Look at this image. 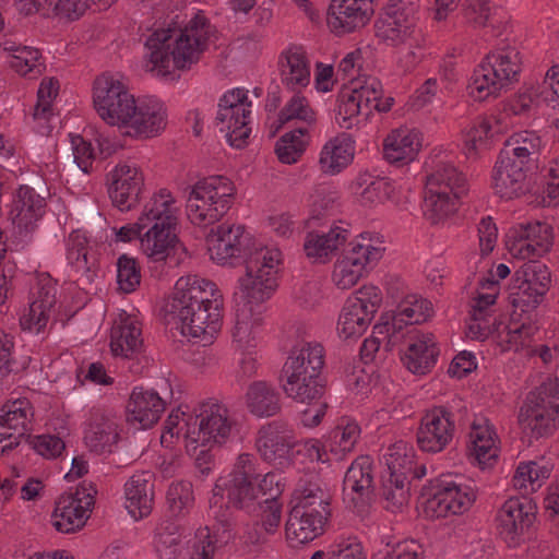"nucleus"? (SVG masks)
<instances>
[{"label":"nucleus","mask_w":559,"mask_h":559,"mask_svg":"<svg viewBox=\"0 0 559 559\" xmlns=\"http://www.w3.org/2000/svg\"><path fill=\"white\" fill-rule=\"evenodd\" d=\"M211 259L219 265L243 263L246 275L239 278L242 297L248 304L270 298L277 283L275 274L280 251L255 248L243 225L223 223L210 229L205 237Z\"/></svg>","instance_id":"1"},{"label":"nucleus","mask_w":559,"mask_h":559,"mask_svg":"<svg viewBox=\"0 0 559 559\" xmlns=\"http://www.w3.org/2000/svg\"><path fill=\"white\" fill-rule=\"evenodd\" d=\"M223 296L216 285L198 276L181 277L163 306L167 324H175L181 334L210 342L218 332Z\"/></svg>","instance_id":"2"},{"label":"nucleus","mask_w":559,"mask_h":559,"mask_svg":"<svg viewBox=\"0 0 559 559\" xmlns=\"http://www.w3.org/2000/svg\"><path fill=\"white\" fill-rule=\"evenodd\" d=\"M211 25L204 16L195 15L190 23L178 32L159 29L146 40L150 50L148 71L166 76L173 69L187 70L197 63L205 49Z\"/></svg>","instance_id":"3"},{"label":"nucleus","mask_w":559,"mask_h":559,"mask_svg":"<svg viewBox=\"0 0 559 559\" xmlns=\"http://www.w3.org/2000/svg\"><path fill=\"white\" fill-rule=\"evenodd\" d=\"M174 203L170 192L162 189L145 204L140 216L148 226L141 238V249L153 262L176 264L178 250H185L176 233L178 218Z\"/></svg>","instance_id":"4"},{"label":"nucleus","mask_w":559,"mask_h":559,"mask_svg":"<svg viewBox=\"0 0 559 559\" xmlns=\"http://www.w3.org/2000/svg\"><path fill=\"white\" fill-rule=\"evenodd\" d=\"M234 182L225 176H210L195 182L187 200V214L195 225H213L231 207Z\"/></svg>","instance_id":"5"},{"label":"nucleus","mask_w":559,"mask_h":559,"mask_svg":"<svg viewBox=\"0 0 559 559\" xmlns=\"http://www.w3.org/2000/svg\"><path fill=\"white\" fill-rule=\"evenodd\" d=\"M286 522L287 539L295 545L309 543L324 532V525L331 515L329 497L319 487H307L295 498Z\"/></svg>","instance_id":"6"},{"label":"nucleus","mask_w":559,"mask_h":559,"mask_svg":"<svg viewBox=\"0 0 559 559\" xmlns=\"http://www.w3.org/2000/svg\"><path fill=\"white\" fill-rule=\"evenodd\" d=\"M94 106L109 126L124 127L136 109L134 96L120 81L102 75L94 83Z\"/></svg>","instance_id":"7"},{"label":"nucleus","mask_w":559,"mask_h":559,"mask_svg":"<svg viewBox=\"0 0 559 559\" xmlns=\"http://www.w3.org/2000/svg\"><path fill=\"white\" fill-rule=\"evenodd\" d=\"M218 107L216 124L222 132H226L231 146L242 148L251 131L248 128L251 102L248 100L247 92L236 88L225 93L219 99Z\"/></svg>","instance_id":"8"},{"label":"nucleus","mask_w":559,"mask_h":559,"mask_svg":"<svg viewBox=\"0 0 559 559\" xmlns=\"http://www.w3.org/2000/svg\"><path fill=\"white\" fill-rule=\"evenodd\" d=\"M423 496L427 497L424 513L429 519L461 514L469 509L475 499L474 493L462 491L459 485L445 476L430 480L423 488Z\"/></svg>","instance_id":"9"},{"label":"nucleus","mask_w":559,"mask_h":559,"mask_svg":"<svg viewBox=\"0 0 559 559\" xmlns=\"http://www.w3.org/2000/svg\"><path fill=\"white\" fill-rule=\"evenodd\" d=\"M198 421L197 437L193 439L201 445L222 447L225 444L236 427V420L230 416L228 408L214 399L201 402L194 408Z\"/></svg>","instance_id":"10"},{"label":"nucleus","mask_w":559,"mask_h":559,"mask_svg":"<svg viewBox=\"0 0 559 559\" xmlns=\"http://www.w3.org/2000/svg\"><path fill=\"white\" fill-rule=\"evenodd\" d=\"M381 301L374 286H362L347 298L338 319V330L345 338L359 336L367 330Z\"/></svg>","instance_id":"11"},{"label":"nucleus","mask_w":559,"mask_h":559,"mask_svg":"<svg viewBox=\"0 0 559 559\" xmlns=\"http://www.w3.org/2000/svg\"><path fill=\"white\" fill-rule=\"evenodd\" d=\"M156 386L157 390L135 388L132 391L127 404L128 421L150 428L159 420L168 400L173 397V390L167 379H162Z\"/></svg>","instance_id":"12"},{"label":"nucleus","mask_w":559,"mask_h":559,"mask_svg":"<svg viewBox=\"0 0 559 559\" xmlns=\"http://www.w3.org/2000/svg\"><path fill=\"white\" fill-rule=\"evenodd\" d=\"M49 195V189L40 181L19 188L9 216L20 235L34 230L36 223L45 213L46 200Z\"/></svg>","instance_id":"13"},{"label":"nucleus","mask_w":559,"mask_h":559,"mask_svg":"<svg viewBox=\"0 0 559 559\" xmlns=\"http://www.w3.org/2000/svg\"><path fill=\"white\" fill-rule=\"evenodd\" d=\"M296 443L293 429L282 419L261 426L255 439L260 456L267 463L278 465L290 461Z\"/></svg>","instance_id":"14"},{"label":"nucleus","mask_w":559,"mask_h":559,"mask_svg":"<svg viewBox=\"0 0 559 559\" xmlns=\"http://www.w3.org/2000/svg\"><path fill=\"white\" fill-rule=\"evenodd\" d=\"M108 195L120 211H129L140 201L144 185L142 173L127 164H118L106 176Z\"/></svg>","instance_id":"15"},{"label":"nucleus","mask_w":559,"mask_h":559,"mask_svg":"<svg viewBox=\"0 0 559 559\" xmlns=\"http://www.w3.org/2000/svg\"><path fill=\"white\" fill-rule=\"evenodd\" d=\"M510 233L513 239L510 251L521 259L542 257L552 246V228L539 221L519 224Z\"/></svg>","instance_id":"16"},{"label":"nucleus","mask_w":559,"mask_h":559,"mask_svg":"<svg viewBox=\"0 0 559 559\" xmlns=\"http://www.w3.org/2000/svg\"><path fill=\"white\" fill-rule=\"evenodd\" d=\"M454 423L451 413L443 406H437L421 418L417 431V443L425 452L442 451L452 440Z\"/></svg>","instance_id":"17"},{"label":"nucleus","mask_w":559,"mask_h":559,"mask_svg":"<svg viewBox=\"0 0 559 559\" xmlns=\"http://www.w3.org/2000/svg\"><path fill=\"white\" fill-rule=\"evenodd\" d=\"M374 32L380 40L391 46L407 41L413 27L403 0H390L374 22Z\"/></svg>","instance_id":"18"},{"label":"nucleus","mask_w":559,"mask_h":559,"mask_svg":"<svg viewBox=\"0 0 559 559\" xmlns=\"http://www.w3.org/2000/svg\"><path fill=\"white\" fill-rule=\"evenodd\" d=\"M374 0H331L328 8V24L342 33L364 27L374 13Z\"/></svg>","instance_id":"19"},{"label":"nucleus","mask_w":559,"mask_h":559,"mask_svg":"<svg viewBox=\"0 0 559 559\" xmlns=\"http://www.w3.org/2000/svg\"><path fill=\"white\" fill-rule=\"evenodd\" d=\"M350 249L336 261L332 274L335 285L341 289H349L356 285L366 265L380 257V250L372 246L360 243H350Z\"/></svg>","instance_id":"20"},{"label":"nucleus","mask_w":559,"mask_h":559,"mask_svg":"<svg viewBox=\"0 0 559 559\" xmlns=\"http://www.w3.org/2000/svg\"><path fill=\"white\" fill-rule=\"evenodd\" d=\"M535 514L526 499L510 498L500 508L497 522L500 535L509 544L514 546L519 537L534 522Z\"/></svg>","instance_id":"21"},{"label":"nucleus","mask_w":559,"mask_h":559,"mask_svg":"<svg viewBox=\"0 0 559 559\" xmlns=\"http://www.w3.org/2000/svg\"><path fill=\"white\" fill-rule=\"evenodd\" d=\"M0 415V442L11 440L4 444L0 453L4 454L20 444V439L26 436L29 417L33 416L31 403L26 399H19L8 403Z\"/></svg>","instance_id":"22"},{"label":"nucleus","mask_w":559,"mask_h":559,"mask_svg":"<svg viewBox=\"0 0 559 559\" xmlns=\"http://www.w3.org/2000/svg\"><path fill=\"white\" fill-rule=\"evenodd\" d=\"M545 406L526 397L518 416L522 432L528 437L530 442L540 438H548L557 430L559 416L551 414Z\"/></svg>","instance_id":"23"},{"label":"nucleus","mask_w":559,"mask_h":559,"mask_svg":"<svg viewBox=\"0 0 559 559\" xmlns=\"http://www.w3.org/2000/svg\"><path fill=\"white\" fill-rule=\"evenodd\" d=\"M368 457H358L348 467L343 480L344 499H348L355 508L370 502L373 495V477Z\"/></svg>","instance_id":"24"},{"label":"nucleus","mask_w":559,"mask_h":559,"mask_svg":"<svg viewBox=\"0 0 559 559\" xmlns=\"http://www.w3.org/2000/svg\"><path fill=\"white\" fill-rule=\"evenodd\" d=\"M325 386L326 383L283 385L284 392L289 399L294 400L296 403L308 406L301 411V421L304 426L316 427L325 415L328 404L321 401L325 392Z\"/></svg>","instance_id":"25"},{"label":"nucleus","mask_w":559,"mask_h":559,"mask_svg":"<svg viewBox=\"0 0 559 559\" xmlns=\"http://www.w3.org/2000/svg\"><path fill=\"white\" fill-rule=\"evenodd\" d=\"M154 475L150 472H140L126 483L127 509L135 519L148 515L154 503Z\"/></svg>","instance_id":"26"},{"label":"nucleus","mask_w":559,"mask_h":559,"mask_svg":"<svg viewBox=\"0 0 559 559\" xmlns=\"http://www.w3.org/2000/svg\"><path fill=\"white\" fill-rule=\"evenodd\" d=\"M166 110L163 105L156 100L142 102L136 105L134 115L124 128H129V134L141 138H151L157 135L166 127Z\"/></svg>","instance_id":"27"},{"label":"nucleus","mask_w":559,"mask_h":559,"mask_svg":"<svg viewBox=\"0 0 559 559\" xmlns=\"http://www.w3.org/2000/svg\"><path fill=\"white\" fill-rule=\"evenodd\" d=\"M496 432L489 425L488 419L474 420L469 433L471 445L468 456L479 467L491 466L498 459V447L496 445Z\"/></svg>","instance_id":"28"},{"label":"nucleus","mask_w":559,"mask_h":559,"mask_svg":"<svg viewBox=\"0 0 559 559\" xmlns=\"http://www.w3.org/2000/svg\"><path fill=\"white\" fill-rule=\"evenodd\" d=\"M523 164L501 155L493 175L495 189L501 198L513 199L524 193L526 174Z\"/></svg>","instance_id":"29"},{"label":"nucleus","mask_w":559,"mask_h":559,"mask_svg":"<svg viewBox=\"0 0 559 559\" xmlns=\"http://www.w3.org/2000/svg\"><path fill=\"white\" fill-rule=\"evenodd\" d=\"M355 147L350 136L342 133L329 140L319 158V165L322 173L336 175L347 167L354 158Z\"/></svg>","instance_id":"30"},{"label":"nucleus","mask_w":559,"mask_h":559,"mask_svg":"<svg viewBox=\"0 0 559 559\" xmlns=\"http://www.w3.org/2000/svg\"><path fill=\"white\" fill-rule=\"evenodd\" d=\"M248 411L255 417L266 418L276 416L281 409V394L264 381L251 383L246 393Z\"/></svg>","instance_id":"31"},{"label":"nucleus","mask_w":559,"mask_h":559,"mask_svg":"<svg viewBox=\"0 0 559 559\" xmlns=\"http://www.w3.org/2000/svg\"><path fill=\"white\" fill-rule=\"evenodd\" d=\"M421 143L415 131L395 130L386 136L383 143L385 159L391 164H407L415 159Z\"/></svg>","instance_id":"32"},{"label":"nucleus","mask_w":559,"mask_h":559,"mask_svg":"<svg viewBox=\"0 0 559 559\" xmlns=\"http://www.w3.org/2000/svg\"><path fill=\"white\" fill-rule=\"evenodd\" d=\"M439 348L431 333L423 334L416 342L408 345L405 356L402 358L404 365L413 373L425 374L437 362Z\"/></svg>","instance_id":"33"},{"label":"nucleus","mask_w":559,"mask_h":559,"mask_svg":"<svg viewBox=\"0 0 559 559\" xmlns=\"http://www.w3.org/2000/svg\"><path fill=\"white\" fill-rule=\"evenodd\" d=\"M282 82L292 91L305 87L310 82V68L306 52L300 47L289 48L281 61Z\"/></svg>","instance_id":"34"},{"label":"nucleus","mask_w":559,"mask_h":559,"mask_svg":"<svg viewBox=\"0 0 559 559\" xmlns=\"http://www.w3.org/2000/svg\"><path fill=\"white\" fill-rule=\"evenodd\" d=\"M426 190L465 195L468 188L465 176L454 165L441 162L427 176Z\"/></svg>","instance_id":"35"},{"label":"nucleus","mask_w":559,"mask_h":559,"mask_svg":"<svg viewBox=\"0 0 559 559\" xmlns=\"http://www.w3.org/2000/svg\"><path fill=\"white\" fill-rule=\"evenodd\" d=\"M324 366V354L322 345L316 343H305L300 347L292 349L287 361L284 365V373L299 372L311 373L321 372Z\"/></svg>","instance_id":"36"},{"label":"nucleus","mask_w":559,"mask_h":559,"mask_svg":"<svg viewBox=\"0 0 559 559\" xmlns=\"http://www.w3.org/2000/svg\"><path fill=\"white\" fill-rule=\"evenodd\" d=\"M88 514L81 504H74L72 497H59L51 514V525L62 534H71L81 530Z\"/></svg>","instance_id":"37"},{"label":"nucleus","mask_w":559,"mask_h":559,"mask_svg":"<svg viewBox=\"0 0 559 559\" xmlns=\"http://www.w3.org/2000/svg\"><path fill=\"white\" fill-rule=\"evenodd\" d=\"M467 90L469 96L479 102L490 96L497 97L503 90L501 81H499L497 75V70H495L490 61L487 60V56L474 70Z\"/></svg>","instance_id":"38"},{"label":"nucleus","mask_w":559,"mask_h":559,"mask_svg":"<svg viewBox=\"0 0 559 559\" xmlns=\"http://www.w3.org/2000/svg\"><path fill=\"white\" fill-rule=\"evenodd\" d=\"M154 546L160 559H181L186 549L181 527L173 521H163L156 527Z\"/></svg>","instance_id":"39"},{"label":"nucleus","mask_w":559,"mask_h":559,"mask_svg":"<svg viewBox=\"0 0 559 559\" xmlns=\"http://www.w3.org/2000/svg\"><path fill=\"white\" fill-rule=\"evenodd\" d=\"M142 343L141 329L130 319L111 329L110 349L115 356L130 358L140 350Z\"/></svg>","instance_id":"40"},{"label":"nucleus","mask_w":559,"mask_h":559,"mask_svg":"<svg viewBox=\"0 0 559 559\" xmlns=\"http://www.w3.org/2000/svg\"><path fill=\"white\" fill-rule=\"evenodd\" d=\"M348 230L342 227L331 228L329 233L310 231L307 234L304 250L308 258L322 259L343 246Z\"/></svg>","instance_id":"41"},{"label":"nucleus","mask_w":559,"mask_h":559,"mask_svg":"<svg viewBox=\"0 0 559 559\" xmlns=\"http://www.w3.org/2000/svg\"><path fill=\"white\" fill-rule=\"evenodd\" d=\"M84 440L91 451L98 454L110 453L119 440L118 426L110 419L100 418V420L90 424Z\"/></svg>","instance_id":"42"},{"label":"nucleus","mask_w":559,"mask_h":559,"mask_svg":"<svg viewBox=\"0 0 559 559\" xmlns=\"http://www.w3.org/2000/svg\"><path fill=\"white\" fill-rule=\"evenodd\" d=\"M487 60L497 70L503 90L519 81L521 72V57L515 48H506L487 55Z\"/></svg>","instance_id":"43"},{"label":"nucleus","mask_w":559,"mask_h":559,"mask_svg":"<svg viewBox=\"0 0 559 559\" xmlns=\"http://www.w3.org/2000/svg\"><path fill=\"white\" fill-rule=\"evenodd\" d=\"M463 195L427 191L425 194V215L431 224H438L454 214Z\"/></svg>","instance_id":"44"},{"label":"nucleus","mask_w":559,"mask_h":559,"mask_svg":"<svg viewBox=\"0 0 559 559\" xmlns=\"http://www.w3.org/2000/svg\"><path fill=\"white\" fill-rule=\"evenodd\" d=\"M380 496L385 501V509L400 511L409 500V481L406 477L382 476Z\"/></svg>","instance_id":"45"},{"label":"nucleus","mask_w":559,"mask_h":559,"mask_svg":"<svg viewBox=\"0 0 559 559\" xmlns=\"http://www.w3.org/2000/svg\"><path fill=\"white\" fill-rule=\"evenodd\" d=\"M308 133L307 128H296L283 134L276 142L275 153L283 164H295L304 154L307 141L304 136Z\"/></svg>","instance_id":"46"},{"label":"nucleus","mask_w":559,"mask_h":559,"mask_svg":"<svg viewBox=\"0 0 559 559\" xmlns=\"http://www.w3.org/2000/svg\"><path fill=\"white\" fill-rule=\"evenodd\" d=\"M513 278L516 282L530 285L535 292L545 295L550 287V272L547 266L539 261L528 260L523 263L514 273Z\"/></svg>","instance_id":"47"},{"label":"nucleus","mask_w":559,"mask_h":559,"mask_svg":"<svg viewBox=\"0 0 559 559\" xmlns=\"http://www.w3.org/2000/svg\"><path fill=\"white\" fill-rule=\"evenodd\" d=\"M168 510L174 516H186L194 506L192 484L190 481L173 483L166 493Z\"/></svg>","instance_id":"48"},{"label":"nucleus","mask_w":559,"mask_h":559,"mask_svg":"<svg viewBox=\"0 0 559 559\" xmlns=\"http://www.w3.org/2000/svg\"><path fill=\"white\" fill-rule=\"evenodd\" d=\"M506 151L501 155L509 156L511 152L521 164L528 160L531 155L538 153L540 139L532 131H522L510 136L506 143Z\"/></svg>","instance_id":"49"},{"label":"nucleus","mask_w":559,"mask_h":559,"mask_svg":"<svg viewBox=\"0 0 559 559\" xmlns=\"http://www.w3.org/2000/svg\"><path fill=\"white\" fill-rule=\"evenodd\" d=\"M544 296L539 292L533 290L530 285L516 282L515 278L509 286L508 300L515 313L520 310V313L524 314L536 309L543 301Z\"/></svg>","instance_id":"50"},{"label":"nucleus","mask_w":559,"mask_h":559,"mask_svg":"<svg viewBox=\"0 0 559 559\" xmlns=\"http://www.w3.org/2000/svg\"><path fill=\"white\" fill-rule=\"evenodd\" d=\"M549 475L550 469L545 465H539L536 462L522 463L516 468L513 485L519 489H527L528 484L531 490L535 491Z\"/></svg>","instance_id":"51"},{"label":"nucleus","mask_w":559,"mask_h":559,"mask_svg":"<svg viewBox=\"0 0 559 559\" xmlns=\"http://www.w3.org/2000/svg\"><path fill=\"white\" fill-rule=\"evenodd\" d=\"M353 190L361 197L365 203H380L389 195V185L383 179H374L370 175L357 178L353 183Z\"/></svg>","instance_id":"52"},{"label":"nucleus","mask_w":559,"mask_h":559,"mask_svg":"<svg viewBox=\"0 0 559 559\" xmlns=\"http://www.w3.org/2000/svg\"><path fill=\"white\" fill-rule=\"evenodd\" d=\"M298 119L312 124L316 122V114L309 106L307 99L299 95H294L288 104L280 111L276 130L288 122Z\"/></svg>","instance_id":"53"},{"label":"nucleus","mask_w":559,"mask_h":559,"mask_svg":"<svg viewBox=\"0 0 559 559\" xmlns=\"http://www.w3.org/2000/svg\"><path fill=\"white\" fill-rule=\"evenodd\" d=\"M117 283L123 293H133L141 283V271L138 261L128 254L117 260Z\"/></svg>","instance_id":"54"},{"label":"nucleus","mask_w":559,"mask_h":559,"mask_svg":"<svg viewBox=\"0 0 559 559\" xmlns=\"http://www.w3.org/2000/svg\"><path fill=\"white\" fill-rule=\"evenodd\" d=\"M40 52L38 49L28 46H19L12 55L11 67L21 75L36 78L40 74Z\"/></svg>","instance_id":"55"},{"label":"nucleus","mask_w":559,"mask_h":559,"mask_svg":"<svg viewBox=\"0 0 559 559\" xmlns=\"http://www.w3.org/2000/svg\"><path fill=\"white\" fill-rule=\"evenodd\" d=\"M228 503L236 509H247L259 498L254 481H228L226 485Z\"/></svg>","instance_id":"56"},{"label":"nucleus","mask_w":559,"mask_h":559,"mask_svg":"<svg viewBox=\"0 0 559 559\" xmlns=\"http://www.w3.org/2000/svg\"><path fill=\"white\" fill-rule=\"evenodd\" d=\"M385 464L389 475L408 479V475L413 472L414 461L406 453V445L400 442L389 449V453L385 455Z\"/></svg>","instance_id":"57"},{"label":"nucleus","mask_w":559,"mask_h":559,"mask_svg":"<svg viewBox=\"0 0 559 559\" xmlns=\"http://www.w3.org/2000/svg\"><path fill=\"white\" fill-rule=\"evenodd\" d=\"M522 316V313H515V311L511 314V321L506 326L509 344H523L525 340L532 337L538 331V326L532 322L528 316L523 320Z\"/></svg>","instance_id":"58"},{"label":"nucleus","mask_w":559,"mask_h":559,"mask_svg":"<svg viewBox=\"0 0 559 559\" xmlns=\"http://www.w3.org/2000/svg\"><path fill=\"white\" fill-rule=\"evenodd\" d=\"M59 82L52 78L44 79L37 92V104L34 108L35 119H48L51 110V102L58 94Z\"/></svg>","instance_id":"59"},{"label":"nucleus","mask_w":559,"mask_h":559,"mask_svg":"<svg viewBox=\"0 0 559 559\" xmlns=\"http://www.w3.org/2000/svg\"><path fill=\"white\" fill-rule=\"evenodd\" d=\"M527 397L559 416V379L543 383Z\"/></svg>","instance_id":"60"},{"label":"nucleus","mask_w":559,"mask_h":559,"mask_svg":"<svg viewBox=\"0 0 559 559\" xmlns=\"http://www.w3.org/2000/svg\"><path fill=\"white\" fill-rule=\"evenodd\" d=\"M360 429L355 423H347L346 425H337L330 433V438L333 443L338 445V451L331 448V451H335L336 453L342 452H350L358 438H359Z\"/></svg>","instance_id":"61"},{"label":"nucleus","mask_w":559,"mask_h":559,"mask_svg":"<svg viewBox=\"0 0 559 559\" xmlns=\"http://www.w3.org/2000/svg\"><path fill=\"white\" fill-rule=\"evenodd\" d=\"M71 143L72 148L68 154L69 162L71 160L73 165L84 174H88L94 158L91 143L84 141L82 136L72 138Z\"/></svg>","instance_id":"62"},{"label":"nucleus","mask_w":559,"mask_h":559,"mask_svg":"<svg viewBox=\"0 0 559 559\" xmlns=\"http://www.w3.org/2000/svg\"><path fill=\"white\" fill-rule=\"evenodd\" d=\"M353 94L356 99L362 105V99H366L365 116H369L372 110V105L377 100H381L383 88L381 82L376 78H368L359 88H354Z\"/></svg>","instance_id":"63"},{"label":"nucleus","mask_w":559,"mask_h":559,"mask_svg":"<svg viewBox=\"0 0 559 559\" xmlns=\"http://www.w3.org/2000/svg\"><path fill=\"white\" fill-rule=\"evenodd\" d=\"M26 440L38 454L45 457H57L66 448L61 438L51 435L37 436L32 439L31 436H27Z\"/></svg>","instance_id":"64"}]
</instances>
